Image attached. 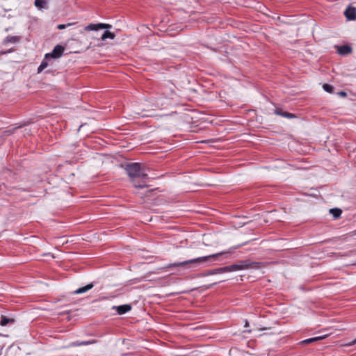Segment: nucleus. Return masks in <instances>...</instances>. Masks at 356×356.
Returning <instances> with one entry per match:
<instances>
[{
  "label": "nucleus",
  "mask_w": 356,
  "mask_h": 356,
  "mask_svg": "<svg viewBox=\"0 0 356 356\" xmlns=\"http://www.w3.org/2000/svg\"><path fill=\"white\" fill-rule=\"evenodd\" d=\"M262 265V263L251 262L249 260L240 261L237 264V266L239 268L238 270L248 268H259Z\"/></svg>",
  "instance_id": "3"
},
{
  "label": "nucleus",
  "mask_w": 356,
  "mask_h": 356,
  "mask_svg": "<svg viewBox=\"0 0 356 356\" xmlns=\"http://www.w3.org/2000/svg\"><path fill=\"white\" fill-rule=\"evenodd\" d=\"M113 309H115L118 314L122 315L129 312L131 309V306L130 305L113 306Z\"/></svg>",
  "instance_id": "6"
},
{
  "label": "nucleus",
  "mask_w": 356,
  "mask_h": 356,
  "mask_svg": "<svg viewBox=\"0 0 356 356\" xmlns=\"http://www.w3.org/2000/svg\"><path fill=\"white\" fill-rule=\"evenodd\" d=\"M34 4L40 10L48 8L47 0H35Z\"/></svg>",
  "instance_id": "10"
},
{
  "label": "nucleus",
  "mask_w": 356,
  "mask_h": 356,
  "mask_svg": "<svg viewBox=\"0 0 356 356\" xmlns=\"http://www.w3.org/2000/svg\"><path fill=\"white\" fill-rule=\"evenodd\" d=\"M111 25L108 24H104V23H99V24H90L86 26H85L84 28V30L85 31H97L98 29H111Z\"/></svg>",
  "instance_id": "5"
},
{
  "label": "nucleus",
  "mask_w": 356,
  "mask_h": 356,
  "mask_svg": "<svg viewBox=\"0 0 356 356\" xmlns=\"http://www.w3.org/2000/svg\"><path fill=\"white\" fill-rule=\"evenodd\" d=\"M107 38L110 39H114L115 38V34L113 33H111L108 31H106L102 35L101 39L102 40H105Z\"/></svg>",
  "instance_id": "13"
},
{
  "label": "nucleus",
  "mask_w": 356,
  "mask_h": 356,
  "mask_svg": "<svg viewBox=\"0 0 356 356\" xmlns=\"http://www.w3.org/2000/svg\"><path fill=\"white\" fill-rule=\"evenodd\" d=\"M238 266H237V264H234L228 266H225V270L227 273L228 272H232V271H237L238 270Z\"/></svg>",
  "instance_id": "18"
},
{
  "label": "nucleus",
  "mask_w": 356,
  "mask_h": 356,
  "mask_svg": "<svg viewBox=\"0 0 356 356\" xmlns=\"http://www.w3.org/2000/svg\"><path fill=\"white\" fill-rule=\"evenodd\" d=\"M325 337H326V335L309 338V339L302 341L300 343L304 345H307L311 343L322 340V339H325Z\"/></svg>",
  "instance_id": "11"
},
{
  "label": "nucleus",
  "mask_w": 356,
  "mask_h": 356,
  "mask_svg": "<svg viewBox=\"0 0 356 356\" xmlns=\"http://www.w3.org/2000/svg\"><path fill=\"white\" fill-rule=\"evenodd\" d=\"M152 191H153V190H150V191H148V193H152Z\"/></svg>",
  "instance_id": "30"
},
{
  "label": "nucleus",
  "mask_w": 356,
  "mask_h": 356,
  "mask_svg": "<svg viewBox=\"0 0 356 356\" xmlns=\"http://www.w3.org/2000/svg\"><path fill=\"white\" fill-rule=\"evenodd\" d=\"M81 346V344H80V342L76 341V342H72V343H70L69 346Z\"/></svg>",
  "instance_id": "23"
},
{
  "label": "nucleus",
  "mask_w": 356,
  "mask_h": 356,
  "mask_svg": "<svg viewBox=\"0 0 356 356\" xmlns=\"http://www.w3.org/2000/svg\"><path fill=\"white\" fill-rule=\"evenodd\" d=\"M124 170L135 188H143L147 186L143 181L141 184L136 182V179L144 180L148 177L145 165L140 163H128L124 165Z\"/></svg>",
  "instance_id": "1"
},
{
  "label": "nucleus",
  "mask_w": 356,
  "mask_h": 356,
  "mask_svg": "<svg viewBox=\"0 0 356 356\" xmlns=\"http://www.w3.org/2000/svg\"><path fill=\"white\" fill-rule=\"evenodd\" d=\"M355 342H356V339L353 341V344L355 343Z\"/></svg>",
  "instance_id": "28"
},
{
  "label": "nucleus",
  "mask_w": 356,
  "mask_h": 356,
  "mask_svg": "<svg viewBox=\"0 0 356 356\" xmlns=\"http://www.w3.org/2000/svg\"><path fill=\"white\" fill-rule=\"evenodd\" d=\"M95 343V341L93 340V341H80V344H81V346H86V345H89V344H92Z\"/></svg>",
  "instance_id": "22"
},
{
  "label": "nucleus",
  "mask_w": 356,
  "mask_h": 356,
  "mask_svg": "<svg viewBox=\"0 0 356 356\" xmlns=\"http://www.w3.org/2000/svg\"><path fill=\"white\" fill-rule=\"evenodd\" d=\"M94 286L93 283H90L85 286L80 287L73 292L74 294H81L87 292Z\"/></svg>",
  "instance_id": "8"
},
{
  "label": "nucleus",
  "mask_w": 356,
  "mask_h": 356,
  "mask_svg": "<svg viewBox=\"0 0 356 356\" xmlns=\"http://www.w3.org/2000/svg\"><path fill=\"white\" fill-rule=\"evenodd\" d=\"M19 37L17 36H8L6 40H5V42L6 43H15L16 42H17L19 40Z\"/></svg>",
  "instance_id": "19"
},
{
  "label": "nucleus",
  "mask_w": 356,
  "mask_h": 356,
  "mask_svg": "<svg viewBox=\"0 0 356 356\" xmlns=\"http://www.w3.org/2000/svg\"><path fill=\"white\" fill-rule=\"evenodd\" d=\"M2 348H0V356H1V354H2Z\"/></svg>",
  "instance_id": "27"
},
{
  "label": "nucleus",
  "mask_w": 356,
  "mask_h": 356,
  "mask_svg": "<svg viewBox=\"0 0 356 356\" xmlns=\"http://www.w3.org/2000/svg\"><path fill=\"white\" fill-rule=\"evenodd\" d=\"M338 53L341 55H346L352 51V48L348 45H342L338 47Z\"/></svg>",
  "instance_id": "9"
},
{
  "label": "nucleus",
  "mask_w": 356,
  "mask_h": 356,
  "mask_svg": "<svg viewBox=\"0 0 356 356\" xmlns=\"http://www.w3.org/2000/svg\"><path fill=\"white\" fill-rule=\"evenodd\" d=\"M244 332H248V333H250L251 332V330H245Z\"/></svg>",
  "instance_id": "26"
},
{
  "label": "nucleus",
  "mask_w": 356,
  "mask_h": 356,
  "mask_svg": "<svg viewBox=\"0 0 356 356\" xmlns=\"http://www.w3.org/2000/svg\"><path fill=\"white\" fill-rule=\"evenodd\" d=\"M48 58H46L44 57V59L42 61L41 64L40 65V66L38 67V73H40L44 69H45L47 65H48V63H47V60Z\"/></svg>",
  "instance_id": "17"
},
{
  "label": "nucleus",
  "mask_w": 356,
  "mask_h": 356,
  "mask_svg": "<svg viewBox=\"0 0 356 356\" xmlns=\"http://www.w3.org/2000/svg\"><path fill=\"white\" fill-rule=\"evenodd\" d=\"M275 113L288 118H293L296 117L294 114L288 112H284L280 108H276L275 110Z\"/></svg>",
  "instance_id": "12"
},
{
  "label": "nucleus",
  "mask_w": 356,
  "mask_h": 356,
  "mask_svg": "<svg viewBox=\"0 0 356 356\" xmlns=\"http://www.w3.org/2000/svg\"><path fill=\"white\" fill-rule=\"evenodd\" d=\"M344 15L347 19L354 20L356 19V8L354 7H348L344 12Z\"/></svg>",
  "instance_id": "7"
},
{
  "label": "nucleus",
  "mask_w": 356,
  "mask_h": 356,
  "mask_svg": "<svg viewBox=\"0 0 356 356\" xmlns=\"http://www.w3.org/2000/svg\"><path fill=\"white\" fill-rule=\"evenodd\" d=\"M138 114L141 115V116H142L143 118H144V117H150V116H153V115H152V114H150V113H138Z\"/></svg>",
  "instance_id": "24"
},
{
  "label": "nucleus",
  "mask_w": 356,
  "mask_h": 356,
  "mask_svg": "<svg viewBox=\"0 0 356 356\" xmlns=\"http://www.w3.org/2000/svg\"><path fill=\"white\" fill-rule=\"evenodd\" d=\"M224 273H227V271L225 270V266L213 269V270H211L210 272H209L208 275H215V274Z\"/></svg>",
  "instance_id": "15"
},
{
  "label": "nucleus",
  "mask_w": 356,
  "mask_h": 356,
  "mask_svg": "<svg viewBox=\"0 0 356 356\" xmlns=\"http://www.w3.org/2000/svg\"><path fill=\"white\" fill-rule=\"evenodd\" d=\"M248 326H249V323H248V321L247 320H245V327H247Z\"/></svg>",
  "instance_id": "25"
},
{
  "label": "nucleus",
  "mask_w": 356,
  "mask_h": 356,
  "mask_svg": "<svg viewBox=\"0 0 356 356\" xmlns=\"http://www.w3.org/2000/svg\"><path fill=\"white\" fill-rule=\"evenodd\" d=\"M73 24H74V23H68L67 24H59V25H58L57 29L59 30H63V29H65L66 27L70 26Z\"/></svg>",
  "instance_id": "21"
},
{
  "label": "nucleus",
  "mask_w": 356,
  "mask_h": 356,
  "mask_svg": "<svg viewBox=\"0 0 356 356\" xmlns=\"http://www.w3.org/2000/svg\"><path fill=\"white\" fill-rule=\"evenodd\" d=\"M232 252L229 250L227 252H220L214 254H211L209 256H204V257H197L195 259L186 260L181 262H177V263H172L170 264L168 266L161 268V269H165V268H171L174 267H181V266H185L187 268H191V267H197L198 266H200L202 264L207 262L209 261L211 258H216L220 255H222L223 254H231Z\"/></svg>",
  "instance_id": "2"
},
{
  "label": "nucleus",
  "mask_w": 356,
  "mask_h": 356,
  "mask_svg": "<svg viewBox=\"0 0 356 356\" xmlns=\"http://www.w3.org/2000/svg\"><path fill=\"white\" fill-rule=\"evenodd\" d=\"M346 93L345 92H341V95H345Z\"/></svg>",
  "instance_id": "29"
},
{
  "label": "nucleus",
  "mask_w": 356,
  "mask_h": 356,
  "mask_svg": "<svg viewBox=\"0 0 356 356\" xmlns=\"http://www.w3.org/2000/svg\"><path fill=\"white\" fill-rule=\"evenodd\" d=\"M323 89L327 92H332L333 91V87L331 86V85H329L327 83H325L323 86Z\"/></svg>",
  "instance_id": "20"
},
{
  "label": "nucleus",
  "mask_w": 356,
  "mask_h": 356,
  "mask_svg": "<svg viewBox=\"0 0 356 356\" xmlns=\"http://www.w3.org/2000/svg\"><path fill=\"white\" fill-rule=\"evenodd\" d=\"M10 322H14V319L8 318H7L5 316H1V322H0V325L1 326H5V325H6Z\"/></svg>",
  "instance_id": "16"
},
{
  "label": "nucleus",
  "mask_w": 356,
  "mask_h": 356,
  "mask_svg": "<svg viewBox=\"0 0 356 356\" xmlns=\"http://www.w3.org/2000/svg\"><path fill=\"white\" fill-rule=\"evenodd\" d=\"M330 213L332 214V216L334 218H339L342 213L341 210L340 209H337V208L331 209L330 210Z\"/></svg>",
  "instance_id": "14"
},
{
  "label": "nucleus",
  "mask_w": 356,
  "mask_h": 356,
  "mask_svg": "<svg viewBox=\"0 0 356 356\" xmlns=\"http://www.w3.org/2000/svg\"><path fill=\"white\" fill-rule=\"evenodd\" d=\"M65 51V47L62 45H60V44H57L56 46L54 47L53 51H51V53H49V54H47L45 55V58H60L63 52Z\"/></svg>",
  "instance_id": "4"
}]
</instances>
